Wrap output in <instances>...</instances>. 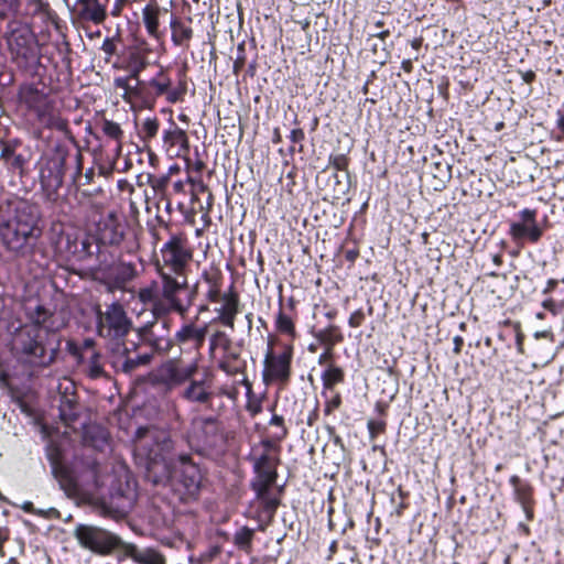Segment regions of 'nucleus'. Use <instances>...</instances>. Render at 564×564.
Segmentation results:
<instances>
[{"label": "nucleus", "mask_w": 564, "mask_h": 564, "mask_svg": "<svg viewBox=\"0 0 564 564\" xmlns=\"http://www.w3.org/2000/svg\"><path fill=\"white\" fill-rule=\"evenodd\" d=\"M97 334L106 340L108 359L116 371L131 373L140 366L148 365L152 355L135 354L137 344L126 338L132 330L133 323L119 302L98 308Z\"/></svg>", "instance_id": "obj_1"}, {"label": "nucleus", "mask_w": 564, "mask_h": 564, "mask_svg": "<svg viewBox=\"0 0 564 564\" xmlns=\"http://www.w3.org/2000/svg\"><path fill=\"white\" fill-rule=\"evenodd\" d=\"M39 220L34 206L20 203L13 214L0 223V239L4 248L18 256L29 253L42 234Z\"/></svg>", "instance_id": "obj_2"}, {"label": "nucleus", "mask_w": 564, "mask_h": 564, "mask_svg": "<svg viewBox=\"0 0 564 564\" xmlns=\"http://www.w3.org/2000/svg\"><path fill=\"white\" fill-rule=\"evenodd\" d=\"M162 288L160 300L154 304L155 314H167L176 312L185 317L194 303L196 286L189 288L187 279L182 274L173 278L165 272H161Z\"/></svg>", "instance_id": "obj_3"}, {"label": "nucleus", "mask_w": 564, "mask_h": 564, "mask_svg": "<svg viewBox=\"0 0 564 564\" xmlns=\"http://www.w3.org/2000/svg\"><path fill=\"white\" fill-rule=\"evenodd\" d=\"M48 333L41 326L32 325L22 328L15 336L13 349L26 362L34 366H48L55 358V349L46 351Z\"/></svg>", "instance_id": "obj_4"}, {"label": "nucleus", "mask_w": 564, "mask_h": 564, "mask_svg": "<svg viewBox=\"0 0 564 564\" xmlns=\"http://www.w3.org/2000/svg\"><path fill=\"white\" fill-rule=\"evenodd\" d=\"M73 534L83 549L98 555H109L116 550L121 551L123 543L117 534L91 524H77Z\"/></svg>", "instance_id": "obj_5"}, {"label": "nucleus", "mask_w": 564, "mask_h": 564, "mask_svg": "<svg viewBox=\"0 0 564 564\" xmlns=\"http://www.w3.org/2000/svg\"><path fill=\"white\" fill-rule=\"evenodd\" d=\"M197 370V359L187 366H182L177 360L170 359L151 373V381L166 390H173L193 378Z\"/></svg>", "instance_id": "obj_6"}, {"label": "nucleus", "mask_w": 564, "mask_h": 564, "mask_svg": "<svg viewBox=\"0 0 564 564\" xmlns=\"http://www.w3.org/2000/svg\"><path fill=\"white\" fill-rule=\"evenodd\" d=\"M65 156L56 153L46 158L40 170V181L46 200L55 203L58 198V189L62 187Z\"/></svg>", "instance_id": "obj_7"}, {"label": "nucleus", "mask_w": 564, "mask_h": 564, "mask_svg": "<svg viewBox=\"0 0 564 564\" xmlns=\"http://www.w3.org/2000/svg\"><path fill=\"white\" fill-rule=\"evenodd\" d=\"M292 346H285L283 351L274 354L271 345L264 358L263 380L265 383L279 382L285 384L291 377Z\"/></svg>", "instance_id": "obj_8"}, {"label": "nucleus", "mask_w": 564, "mask_h": 564, "mask_svg": "<svg viewBox=\"0 0 564 564\" xmlns=\"http://www.w3.org/2000/svg\"><path fill=\"white\" fill-rule=\"evenodd\" d=\"M161 254L163 263L170 267L177 275L184 273L193 257L187 239L183 235L171 236L169 241L162 247Z\"/></svg>", "instance_id": "obj_9"}, {"label": "nucleus", "mask_w": 564, "mask_h": 564, "mask_svg": "<svg viewBox=\"0 0 564 564\" xmlns=\"http://www.w3.org/2000/svg\"><path fill=\"white\" fill-rule=\"evenodd\" d=\"M172 476L181 484L188 496H195L200 487L202 475L198 466L187 454H178L172 458Z\"/></svg>", "instance_id": "obj_10"}, {"label": "nucleus", "mask_w": 564, "mask_h": 564, "mask_svg": "<svg viewBox=\"0 0 564 564\" xmlns=\"http://www.w3.org/2000/svg\"><path fill=\"white\" fill-rule=\"evenodd\" d=\"M145 85L148 94L152 97V108L154 107L158 97L165 96L167 102L176 104L184 100L187 91L185 80H181L175 88H172V80L163 69L147 82Z\"/></svg>", "instance_id": "obj_11"}, {"label": "nucleus", "mask_w": 564, "mask_h": 564, "mask_svg": "<svg viewBox=\"0 0 564 564\" xmlns=\"http://www.w3.org/2000/svg\"><path fill=\"white\" fill-rule=\"evenodd\" d=\"M29 104L42 126L61 132L67 131V121L62 118L61 112L46 96L34 93L30 97Z\"/></svg>", "instance_id": "obj_12"}, {"label": "nucleus", "mask_w": 564, "mask_h": 564, "mask_svg": "<svg viewBox=\"0 0 564 564\" xmlns=\"http://www.w3.org/2000/svg\"><path fill=\"white\" fill-rule=\"evenodd\" d=\"M108 0H75L73 17L79 23L102 24L108 18Z\"/></svg>", "instance_id": "obj_13"}, {"label": "nucleus", "mask_w": 564, "mask_h": 564, "mask_svg": "<svg viewBox=\"0 0 564 564\" xmlns=\"http://www.w3.org/2000/svg\"><path fill=\"white\" fill-rule=\"evenodd\" d=\"M208 332L207 324L197 325L194 322L185 323L174 335V343L181 350H194L199 356Z\"/></svg>", "instance_id": "obj_14"}, {"label": "nucleus", "mask_w": 564, "mask_h": 564, "mask_svg": "<svg viewBox=\"0 0 564 564\" xmlns=\"http://www.w3.org/2000/svg\"><path fill=\"white\" fill-rule=\"evenodd\" d=\"M129 77H117L113 80L116 88L122 89V99L131 106L152 109V97L148 94L145 82L135 80L132 85Z\"/></svg>", "instance_id": "obj_15"}, {"label": "nucleus", "mask_w": 564, "mask_h": 564, "mask_svg": "<svg viewBox=\"0 0 564 564\" xmlns=\"http://www.w3.org/2000/svg\"><path fill=\"white\" fill-rule=\"evenodd\" d=\"M521 221L510 226V235L514 240L529 239L536 242L542 236V229L536 224V210L525 208L520 213Z\"/></svg>", "instance_id": "obj_16"}, {"label": "nucleus", "mask_w": 564, "mask_h": 564, "mask_svg": "<svg viewBox=\"0 0 564 564\" xmlns=\"http://www.w3.org/2000/svg\"><path fill=\"white\" fill-rule=\"evenodd\" d=\"M187 386L180 392V397L188 403H195L210 408L214 392L205 380L191 378Z\"/></svg>", "instance_id": "obj_17"}, {"label": "nucleus", "mask_w": 564, "mask_h": 564, "mask_svg": "<svg viewBox=\"0 0 564 564\" xmlns=\"http://www.w3.org/2000/svg\"><path fill=\"white\" fill-rule=\"evenodd\" d=\"M121 551L138 564H166L164 555L153 547L139 549L133 543L123 542Z\"/></svg>", "instance_id": "obj_18"}, {"label": "nucleus", "mask_w": 564, "mask_h": 564, "mask_svg": "<svg viewBox=\"0 0 564 564\" xmlns=\"http://www.w3.org/2000/svg\"><path fill=\"white\" fill-rule=\"evenodd\" d=\"M4 39L9 50L12 53L20 54L30 43L31 31L18 21H10L7 25Z\"/></svg>", "instance_id": "obj_19"}, {"label": "nucleus", "mask_w": 564, "mask_h": 564, "mask_svg": "<svg viewBox=\"0 0 564 564\" xmlns=\"http://www.w3.org/2000/svg\"><path fill=\"white\" fill-rule=\"evenodd\" d=\"M163 142L169 152L176 156L186 154L189 151V141L185 130L172 122L170 129L163 132Z\"/></svg>", "instance_id": "obj_20"}, {"label": "nucleus", "mask_w": 564, "mask_h": 564, "mask_svg": "<svg viewBox=\"0 0 564 564\" xmlns=\"http://www.w3.org/2000/svg\"><path fill=\"white\" fill-rule=\"evenodd\" d=\"M221 299L224 304L215 310L217 317L214 321L234 330L235 319L239 312V299L236 294H225Z\"/></svg>", "instance_id": "obj_21"}, {"label": "nucleus", "mask_w": 564, "mask_h": 564, "mask_svg": "<svg viewBox=\"0 0 564 564\" xmlns=\"http://www.w3.org/2000/svg\"><path fill=\"white\" fill-rule=\"evenodd\" d=\"M135 276V268L131 263H117L110 267L106 280L109 289H122Z\"/></svg>", "instance_id": "obj_22"}, {"label": "nucleus", "mask_w": 564, "mask_h": 564, "mask_svg": "<svg viewBox=\"0 0 564 564\" xmlns=\"http://www.w3.org/2000/svg\"><path fill=\"white\" fill-rule=\"evenodd\" d=\"M265 452L261 454L254 462V470L258 475L276 477L278 456L274 452V446L270 441L262 443Z\"/></svg>", "instance_id": "obj_23"}, {"label": "nucleus", "mask_w": 564, "mask_h": 564, "mask_svg": "<svg viewBox=\"0 0 564 564\" xmlns=\"http://www.w3.org/2000/svg\"><path fill=\"white\" fill-rule=\"evenodd\" d=\"M203 431L202 442L207 446H216L223 440L221 427L216 417H200L193 422Z\"/></svg>", "instance_id": "obj_24"}, {"label": "nucleus", "mask_w": 564, "mask_h": 564, "mask_svg": "<svg viewBox=\"0 0 564 564\" xmlns=\"http://www.w3.org/2000/svg\"><path fill=\"white\" fill-rule=\"evenodd\" d=\"M51 466L52 474L63 490L68 494L77 491V484L69 467L57 458L51 459Z\"/></svg>", "instance_id": "obj_25"}, {"label": "nucleus", "mask_w": 564, "mask_h": 564, "mask_svg": "<svg viewBox=\"0 0 564 564\" xmlns=\"http://www.w3.org/2000/svg\"><path fill=\"white\" fill-rule=\"evenodd\" d=\"M510 484L513 487L516 500L522 506L524 512L529 516L533 502L532 486L517 475L511 476Z\"/></svg>", "instance_id": "obj_26"}, {"label": "nucleus", "mask_w": 564, "mask_h": 564, "mask_svg": "<svg viewBox=\"0 0 564 564\" xmlns=\"http://www.w3.org/2000/svg\"><path fill=\"white\" fill-rule=\"evenodd\" d=\"M150 440H152L155 444L154 448L150 449L149 455L152 458H156L159 456H162L163 458L165 455L172 453L174 449V442L171 438L170 434L165 431H152L150 432Z\"/></svg>", "instance_id": "obj_27"}, {"label": "nucleus", "mask_w": 564, "mask_h": 564, "mask_svg": "<svg viewBox=\"0 0 564 564\" xmlns=\"http://www.w3.org/2000/svg\"><path fill=\"white\" fill-rule=\"evenodd\" d=\"M276 477L258 475L252 482V489L256 491L257 497L263 500L268 508L275 509L278 502L275 500L269 499L268 494L271 486L275 482Z\"/></svg>", "instance_id": "obj_28"}, {"label": "nucleus", "mask_w": 564, "mask_h": 564, "mask_svg": "<svg viewBox=\"0 0 564 564\" xmlns=\"http://www.w3.org/2000/svg\"><path fill=\"white\" fill-rule=\"evenodd\" d=\"M159 14L160 9L158 6H147L142 11L144 26L148 33L156 40L161 39V32L159 31Z\"/></svg>", "instance_id": "obj_29"}, {"label": "nucleus", "mask_w": 564, "mask_h": 564, "mask_svg": "<svg viewBox=\"0 0 564 564\" xmlns=\"http://www.w3.org/2000/svg\"><path fill=\"white\" fill-rule=\"evenodd\" d=\"M170 26L172 30V41L175 45H184L193 36V30L177 18L171 20Z\"/></svg>", "instance_id": "obj_30"}, {"label": "nucleus", "mask_w": 564, "mask_h": 564, "mask_svg": "<svg viewBox=\"0 0 564 564\" xmlns=\"http://www.w3.org/2000/svg\"><path fill=\"white\" fill-rule=\"evenodd\" d=\"M315 338L325 348H334L336 344L343 340V335L337 326L330 325L315 333Z\"/></svg>", "instance_id": "obj_31"}, {"label": "nucleus", "mask_w": 564, "mask_h": 564, "mask_svg": "<svg viewBox=\"0 0 564 564\" xmlns=\"http://www.w3.org/2000/svg\"><path fill=\"white\" fill-rule=\"evenodd\" d=\"M345 373L340 367L329 364L322 373V381L325 389H333L336 384L344 381Z\"/></svg>", "instance_id": "obj_32"}, {"label": "nucleus", "mask_w": 564, "mask_h": 564, "mask_svg": "<svg viewBox=\"0 0 564 564\" xmlns=\"http://www.w3.org/2000/svg\"><path fill=\"white\" fill-rule=\"evenodd\" d=\"M99 235L100 240L109 245H119L123 239V231L113 221L105 224Z\"/></svg>", "instance_id": "obj_33"}, {"label": "nucleus", "mask_w": 564, "mask_h": 564, "mask_svg": "<svg viewBox=\"0 0 564 564\" xmlns=\"http://www.w3.org/2000/svg\"><path fill=\"white\" fill-rule=\"evenodd\" d=\"M231 340L223 330H215L209 337V357L214 358L217 348L229 349Z\"/></svg>", "instance_id": "obj_34"}, {"label": "nucleus", "mask_w": 564, "mask_h": 564, "mask_svg": "<svg viewBox=\"0 0 564 564\" xmlns=\"http://www.w3.org/2000/svg\"><path fill=\"white\" fill-rule=\"evenodd\" d=\"M253 534L254 531L252 529L248 527L240 528L234 535L235 545L240 550L249 552L251 550Z\"/></svg>", "instance_id": "obj_35"}, {"label": "nucleus", "mask_w": 564, "mask_h": 564, "mask_svg": "<svg viewBox=\"0 0 564 564\" xmlns=\"http://www.w3.org/2000/svg\"><path fill=\"white\" fill-rule=\"evenodd\" d=\"M276 329L290 337L294 338L296 335L295 325L291 316L286 315L282 310L279 311L275 318Z\"/></svg>", "instance_id": "obj_36"}, {"label": "nucleus", "mask_w": 564, "mask_h": 564, "mask_svg": "<svg viewBox=\"0 0 564 564\" xmlns=\"http://www.w3.org/2000/svg\"><path fill=\"white\" fill-rule=\"evenodd\" d=\"M102 132L110 139L118 142V150L121 149L123 131L117 122L105 119L101 123Z\"/></svg>", "instance_id": "obj_37"}, {"label": "nucleus", "mask_w": 564, "mask_h": 564, "mask_svg": "<svg viewBox=\"0 0 564 564\" xmlns=\"http://www.w3.org/2000/svg\"><path fill=\"white\" fill-rule=\"evenodd\" d=\"M159 127L160 123L155 117L147 118L141 126L140 137L144 142H149L158 134Z\"/></svg>", "instance_id": "obj_38"}, {"label": "nucleus", "mask_w": 564, "mask_h": 564, "mask_svg": "<svg viewBox=\"0 0 564 564\" xmlns=\"http://www.w3.org/2000/svg\"><path fill=\"white\" fill-rule=\"evenodd\" d=\"M100 359V354L94 351L88 360V375L93 379L100 378L105 375Z\"/></svg>", "instance_id": "obj_39"}, {"label": "nucleus", "mask_w": 564, "mask_h": 564, "mask_svg": "<svg viewBox=\"0 0 564 564\" xmlns=\"http://www.w3.org/2000/svg\"><path fill=\"white\" fill-rule=\"evenodd\" d=\"M145 62L139 54H133L131 56V62L129 64V78L138 80L140 73L145 68Z\"/></svg>", "instance_id": "obj_40"}, {"label": "nucleus", "mask_w": 564, "mask_h": 564, "mask_svg": "<svg viewBox=\"0 0 564 564\" xmlns=\"http://www.w3.org/2000/svg\"><path fill=\"white\" fill-rule=\"evenodd\" d=\"M120 42L119 36L106 37L101 44V51L105 53V61L110 62L111 57L117 54L118 43Z\"/></svg>", "instance_id": "obj_41"}, {"label": "nucleus", "mask_w": 564, "mask_h": 564, "mask_svg": "<svg viewBox=\"0 0 564 564\" xmlns=\"http://www.w3.org/2000/svg\"><path fill=\"white\" fill-rule=\"evenodd\" d=\"M90 474H91V477L94 479V484L97 488H101V487H105L108 482L109 479L112 480V476L108 475V476H104L102 475V468L101 466L98 464V463H94L91 466H90Z\"/></svg>", "instance_id": "obj_42"}, {"label": "nucleus", "mask_w": 564, "mask_h": 564, "mask_svg": "<svg viewBox=\"0 0 564 564\" xmlns=\"http://www.w3.org/2000/svg\"><path fill=\"white\" fill-rule=\"evenodd\" d=\"M139 299L144 304L153 303V305L155 304V302L158 300H160V297L158 296V294L153 288L141 289L139 291Z\"/></svg>", "instance_id": "obj_43"}, {"label": "nucleus", "mask_w": 564, "mask_h": 564, "mask_svg": "<svg viewBox=\"0 0 564 564\" xmlns=\"http://www.w3.org/2000/svg\"><path fill=\"white\" fill-rule=\"evenodd\" d=\"M33 325L41 326L47 319V312L41 305H37L32 314Z\"/></svg>", "instance_id": "obj_44"}, {"label": "nucleus", "mask_w": 564, "mask_h": 564, "mask_svg": "<svg viewBox=\"0 0 564 564\" xmlns=\"http://www.w3.org/2000/svg\"><path fill=\"white\" fill-rule=\"evenodd\" d=\"M384 427L386 423L382 421L370 420L368 422V430L371 438H375L379 433H382L384 431Z\"/></svg>", "instance_id": "obj_45"}, {"label": "nucleus", "mask_w": 564, "mask_h": 564, "mask_svg": "<svg viewBox=\"0 0 564 564\" xmlns=\"http://www.w3.org/2000/svg\"><path fill=\"white\" fill-rule=\"evenodd\" d=\"M22 510H24L25 512L28 513H33V514H37V516H41V517H46L48 512H56L55 509H50L48 511H44L42 509H35L33 503L31 501H25L22 506H21Z\"/></svg>", "instance_id": "obj_46"}, {"label": "nucleus", "mask_w": 564, "mask_h": 564, "mask_svg": "<svg viewBox=\"0 0 564 564\" xmlns=\"http://www.w3.org/2000/svg\"><path fill=\"white\" fill-rule=\"evenodd\" d=\"M364 321H365L364 311L357 310L350 315V317L348 319V324L350 327L356 328V327H359L364 323Z\"/></svg>", "instance_id": "obj_47"}, {"label": "nucleus", "mask_w": 564, "mask_h": 564, "mask_svg": "<svg viewBox=\"0 0 564 564\" xmlns=\"http://www.w3.org/2000/svg\"><path fill=\"white\" fill-rule=\"evenodd\" d=\"M231 356H226L218 362V368L227 375H235L238 369L230 364Z\"/></svg>", "instance_id": "obj_48"}, {"label": "nucleus", "mask_w": 564, "mask_h": 564, "mask_svg": "<svg viewBox=\"0 0 564 564\" xmlns=\"http://www.w3.org/2000/svg\"><path fill=\"white\" fill-rule=\"evenodd\" d=\"M341 403V398L339 393H336L329 401H327L325 406V412L327 414L332 413L335 409L339 408Z\"/></svg>", "instance_id": "obj_49"}, {"label": "nucleus", "mask_w": 564, "mask_h": 564, "mask_svg": "<svg viewBox=\"0 0 564 564\" xmlns=\"http://www.w3.org/2000/svg\"><path fill=\"white\" fill-rule=\"evenodd\" d=\"M384 23L383 21H377L375 23V26L378 29L377 32L372 33V36L375 37H378L380 40H384L386 37H388L390 35V31L389 30H382Z\"/></svg>", "instance_id": "obj_50"}, {"label": "nucleus", "mask_w": 564, "mask_h": 564, "mask_svg": "<svg viewBox=\"0 0 564 564\" xmlns=\"http://www.w3.org/2000/svg\"><path fill=\"white\" fill-rule=\"evenodd\" d=\"M151 343H152V346L158 349V350H162V351H167L171 347V341L169 339H150Z\"/></svg>", "instance_id": "obj_51"}, {"label": "nucleus", "mask_w": 564, "mask_h": 564, "mask_svg": "<svg viewBox=\"0 0 564 564\" xmlns=\"http://www.w3.org/2000/svg\"><path fill=\"white\" fill-rule=\"evenodd\" d=\"M333 348H325L324 352L319 355L318 357V364L319 365H329L332 364L330 360L333 359Z\"/></svg>", "instance_id": "obj_52"}, {"label": "nucleus", "mask_w": 564, "mask_h": 564, "mask_svg": "<svg viewBox=\"0 0 564 564\" xmlns=\"http://www.w3.org/2000/svg\"><path fill=\"white\" fill-rule=\"evenodd\" d=\"M208 301L215 303L220 299V289L217 285H212L206 294Z\"/></svg>", "instance_id": "obj_53"}, {"label": "nucleus", "mask_w": 564, "mask_h": 564, "mask_svg": "<svg viewBox=\"0 0 564 564\" xmlns=\"http://www.w3.org/2000/svg\"><path fill=\"white\" fill-rule=\"evenodd\" d=\"M542 306L553 315H556L560 312V306L552 299L544 300Z\"/></svg>", "instance_id": "obj_54"}, {"label": "nucleus", "mask_w": 564, "mask_h": 564, "mask_svg": "<svg viewBox=\"0 0 564 564\" xmlns=\"http://www.w3.org/2000/svg\"><path fill=\"white\" fill-rule=\"evenodd\" d=\"M304 131L300 128H296V129H293L290 133V139L293 143H302V141L304 140Z\"/></svg>", "instance_id": "obj_55"}, {"label": "nucleus", "mask_w": 564, "mask_h": 564, "mask_svg": "<svg viewBox=\"0 0 564 564\" xmlns=\"http://www.w3.org/2000/svg\"><path fill=\"white\" fill-rule=\"evenodd\" d=\"M127 2H128V0H116L113 3V7L111 9V14L113 17H119Z\"/></svg>", "instance_id": "obj_56"}, {"label": "nucleus", "mask_w": 564, "mask_h": 564, "mask_svg": "<svg viewBox=\"0 0 564 564\" xmlns=\"http://www.w3.org/2000/svg\"><path fill=\"white\" fill-rule=\"evenodd\" d=\"M271 425H275V426H280L282 427V434L280 437H283L285 436L286 434V430L283 427V423H284V420L282 416L280 415H273L271 421H270Z\"/></svg>", "instance_id": "obj_57"}, {"label": "nucleus", "mask_w": 564, "mask_h": 564, "mask_svg": "<svg viewBox=\"0 0 564 564\" xmlns=\"http://www.w3.org/2000/svg\"><path fill=\"white\" fill-rule=\"evenodd\" d=\"M333 164L336 167V170H345L347 165V160L343 155H338L334 158Z\"/></svg>", "instance_id": "obj_58"}, {"label": "nucleus", "mask_w": 564, "mask_h": 564, "mask_svg": "<svg viewBox=\"0 0 564 564\" xmlns=\"http://www.w3.org/2000/svg\"><path fill=\"white\" fill-rule=\"evenodd\" d=\"M463 345H464L463 337H460V336L454 337V349L453 350L456 355L460 354Z\"/></svg>", "instance_id": "obj_59"}, {"label": "nucleus", "mask_w": 564, "mask_h": 564, "mask_svg": "<svg viewBox=\"0 0 564 564\" xmlns=\"http://www.w3.org/2000/svg\"><path fill=\"white\" fill-rule=\"evenodd\" d=\"M557 285V281L554 279H551L547 281L546 288L544 289V293H550L554 290V288Z\"/></svg>", "instance_id": "obj_60"}, {"label": "nucleus", "mask_w": 564, "mask_h": 564, "mask_svg": "<svg viewBox=\"0 0 564 564\" xmlns=\"http://www.w3.org/2000/svg\"><path fill=\"white\" fill-rule=\"evenodd\" d=\"M535 75L533 72H527L524 75H523V79L524 82L527 83H531L533 79H534Z\"/></svg>", "instance_id": "obj_61"}, {"label": "nucleus", "mask_w": 564, "mask_h": 564, "mask_svg": "<svg viewBox=\"0 0 564 564\" xmlns=\"http://www.w3.org/2000/svg\"><path fill=\"white\" fill-rule=\"evenodd\" d=\"M557 127L564 132V115H560L557 120Z\"/></svg>", "instance_id": "obj_62"}, {"label": "nucleus", "mask_w": 564, "mask_h": 564, "mask_svg": "<svg viewBox=\"0 0 564 564\" xmlns=\"http://www.w3.org/2000/svg\"><path fill=\"white\" fill-rule=\"evenodd\" d=\"M111 495L113 496H118V497H123L126 495L124 490H122L121 488L117 489L115 492H112Z\"/></svg>", "instance_id": "obj_63"}, {"label": "nucleus", "mask_w": 564, "mask_h": 564, "mask_svg": "<svg viewBox=\"0 0 564 564\" xmlns=\"http://www.w3.org/2000/svg\"><path fill=\"white\" fill-rule=\"evenodd\" d=\"M402 66H403V68H404L405 70L410 72V69H411V62H410V61H404V62L402 63Z\"/></svg>", "instance_id": "obj_64"}]
</instances>
